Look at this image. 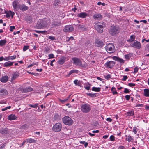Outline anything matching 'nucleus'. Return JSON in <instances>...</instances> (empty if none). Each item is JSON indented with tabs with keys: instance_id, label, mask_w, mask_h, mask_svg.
Segmentation results:
<instances>
[{
	"instance_id": "obj_1",
	"label": "nucleus",
	"mask_w": 149,
	"mask_h": 149,
	"mask_svg": "<svg viewBox=\"0 0 149 149\" xmlns=\"http://www.w3.org/2000/svg\"><path fill=\"white\" fill-rule=\"evenodd\" d=\"M120 28L118 26H111L109 29V33L112 36H115L118 34L120 32Z\"/></svg>"
},
{
	"instance_id": "obj_2",
	"label": "nucleus",
	"mask_w": 149,
	"mask_h": 149,
	"mask_svg": "<svg viewBox=\"0 0 149 149\" xmlns=\"http://www.w3.org/2000/svg\"><path fill=\"white\" fill-rule=\"evenodd\" d=\"M48 24L47 21L42 19H40L37 23L36 26L38 29H41L46 27Z\"/></svg>"
},
{
	"instance_id": "obj_3",
	"label": "nucleus",
	"mask_w": 149,
	"mask_h": 149,
	"mask_svg": "<svg viewBox=\"0 0 149 149\" xmlns=\"http://www.w3.org/2000/svg\"><path fill=\"white\" fill-rule=\"evenodd\" d=\"M105 49L107 52L110 53L114 52L115 48L113 44H109L105 47Z\"/></svg>"
},
{
	"instance_id": "obj_4",
	"label": "nucleus",
	"mask_w": 149,
	"mask_h": 149,
	"mask_svg": "<svg viewBox=\"0 0 149 149\" xmlns=\"http://www.w3.org/2000/svg\"><path fill=\"white\" fill-rule=\"evenodd\" d=\"M81 109L82 111L85 113L89 112L91 110L90 105L87 104H82L81 105Z\"/></svg>"
},
{
	"instance_id": "obj_5",
	"label": "nucleus",
	"mask_w": 149,
	"mask_h": 149,
	"mask_svg": "<svg viewBox=\"0 0 149 149\" xmlns=\"http://www.w3.org/2000/svg\"><path fill=\"white\" fill-rule=\"evenodd\" d=\"M105 23L103 22L102 25H95L94 27L99 33H101L103 32V28L105 26Z\"/></svg>"
},
{
	"instance_id": "obj_6",
	"label": "nucleus",
	"mask_w": 149,
	"mask_h": 149,
	"mask_svg": "<svg viewBox=\"0 0 149 149\" xmlns=\"http://www.w3.org/2000/svg\"><path fill=\"white\" fill-rule=\"evenodd\" d=\"M62 120L63 123L66 125H71L73 122L71 118L68 116L64 117L63 118Z\"/></svg>"
},
{
	"instance_id": "obj_7",
	"label": "nucleus",
	"mask_w": 149,
	"mask_h": 149,
	"mask_svg": "<svg viewBox=\"0 0 149 149\" xmlns=\"http://www.w3.org/2000/svg\"><path fill=\"white\" fill-rule=\"evenodd\" d=\"M62 125L59 123H56L53 127V130L56 132H60L62 128Z\"/></svg>"
},
{
	"instance_id": "obj_8",
	"label": "nucleus",
	"mask_w": 149,
	"mask_h": 149,
	"mask_svg": "<svg viewBox=\"0 0 149 149\" xmlns=\"http://www.w3.org/2000/svg\"><path fill=\"white\" fill-rule=\"evenodd\" d=\"M72 60L73 61V63L77 65L83 67L84 66L82 64L81 61L79 59L76 58H73Z\"/></svg>"
},
{
	"instance_id": "obj_9",
	"label": "nucleus",
	"mask_w": 149,
	"mask_h": 149,
	"mask_svg": "<svg viewBox=\"0 0 149 149\" xmlns=\"http://www.w3.org/2000/svg\"><path fill=\"white\" fill-rule=\"evenodd\" d=\"M61 23L58 21L54 20L53 21L51 25V28H55L58 27V26L60 25Z\"/></svg>"
},
{
	"instance_id": "obj_10",
	"label": "nucleus",
	"mask_w": 149,
	"mask_h": 149,
	"mask_svg": "<svg viewBox=\"0 0 149 149\" xmlns=\"http://www.w3.org/2000/svg\"><path fill=\"white\" fill-rule=\"evenodd\" d=\"M74 27L71 25L66 26L64 28L63 30L65 32H71L74 30Z\"/></svg>"
},
{
	"instance_id": "obj_11",
	"label": "nucleus",
	"mask_w": 149,
	"mask_h": 149,
	"mask_svg": "<svg viewBox=\"0 0 149 149\" xmlns=\"http://www.w3.org/2000/svg\"><path fill=\"white\" fill-rule=\"evenodd\" d=\"M115 62L113 61H110L107 62L105 64V65L109 68H112L115 65Z\"/></svg>"
},
{
	"instance_id": "obj_12",
	"label": "nucleus",
	"mask_w": 149,
	"mask_h": 149,
	"mask_svg": "<svg viewBox=\"0 0 149 149\" xmlns=\"http://www.w3.org/2000/svg\"><path fill=\"white\" fill-rule=\"evenodd\" d=\"M131 46L137 49H139L141 48L140 43L137 41H136L135 42H134L131 45Z\"/></svg>"
},
{
	"instance_id": "obj_13",
	"label": "nucleus",
	"mask_w": 149,
	"mask_h": 149,
	"mask_svg": "<svg viewBox=\"0 0 149 149\" xmlns=\"http://www.w3.org/2000/svg\"><path fill=\"white\" fill-rule=\"evenodd\" d=\"M95 42L96 46L97 47H102L104 45L103 42L101 40L98 39H96Z\"/></svg>"
},
{
	"instance_id": "obj_14",
	"label": "nucleus",
	"mask_w": 149,
	"mask_h": 149,
	"mask_svg": "<svg viewBox=\"0 0 149 149\" xmlns=\"http://www.w3.org/2000/svg\"><path fill=\"white\" fill-rule=\"evenodd\" d=\"M32 88L30 87L24 88H22L21 91L22 93H25L30 92L33 90Z\"/></svg>"
},
{
	"instance_id": "obj_15",
	"label": "nucleus",
	"mask_w": 149,
	"mask_h": 149,
	"mask_svg": "<svg viewBox=\"0 0 149 149\" xmlns=\"http://www.w3.org/2000/svg\"><path fill=\"white\" fill-rule=\"evenodd\" d=\"M19 75V73L17 72H15L12 74V77L11 78V80L13 81L15 79L17 78Z\"/></svg>"
},
{
	"instance_id": "obj_16",
	"label": "nucleus",
	"mask_w": 149,
	"mask_h": 149,
	"mask_svg": "<svg viewBox=\"0 0 149 149\" xmlns=\"http://www.w3.org/2000/svg\"><path fill=\"white\" fill-rule=\"evenodd\" d=\"M8 76H4L0 79V81L3 83H6L8 81Z\"/></svg>"
},
{
	"instance_id": "obj_17",
	"label": "nucleus",
	"mask_w": 149,
	"mask_h": 149,
	"mask_svg": "<svg viewBox=\"0 0 149 149\" xmlns=\"http://www.w3.org/2000/svg\"><path fill=\"white\" fill-rule=\"evenodd\" d=\"M93 18L95 20H99L101 19L102 18L101 15L100 14H96L93 16Z\"/></svg>"
},
{
	"instance_id": "obj_18",
	"label": "nucleus",
	"mask_w": 149,
	"mask_h": 149,
	"mask_svg": "<svg viewBox=\"0 0 149 149\" xmlns=\"http://www.w3.org/2000/svg\"><path fill=\"white\" fill-rule=\"evenodd\" d=\"M28 7L24 4L20 5L19 6V9L23 11H26L28 9Z\"/></svg>"
},
{
	"instance_id": "obj_19",
	"label": "nucleus",
	"mask_w": 149,
	"mask_h": 149,
	"mask_svg": "<svg viewBox=\"0 0 149 149\" xmlns=\"http://www.w3.org/2000/svg\"><path fill=\"white\" fill-rule=\"evenodd\" d=\"M7 91L4 89L0 88V95H5L7 94Z\"/></svg>"
},
{
	"instance_id": "obj_20",
	"label": "nucleus",
	"mask_w": 149,
	"mask_h": 149,
	"mask_svg": "<svg viewBox=\"0 0 149 149\" xmlns=\"http://www.w3.org/2000/svg\"><path fill=\"white\" fill-rule=\"evenodd\" d=\"M20 5L18 1H14L13 4V8L16 10L18 8H19V6Z\"/></svg>"
},
{
	"instance_id": "obj_21",
	"label": "nucleus",
	"mask_w": 149,
	"mask_h": 149,
	"mask_svg": "<svg viewBox=\"0 0 149 149\" xmlns=\"http://www.w3.org/2000/svg\"><path fill=\"white\" fill-rule=\"evenodd\" d=\"M9 132V130L7 128H4L1 129L0 130V133L2 134H7Z\"/></svg>"
},
{
	"instance_id": "obj_22",
	"label": "nucleus",
	"mask_w": 149,
	"mask_h": 149,
	"mask_svg": "<svg viewBox=\"0 0 149 149\" xmlns=\"http://www.w3.org/2000/svg\"><path fill=\"white\" fill-rule=\"evenodd\" d=\"M4 12L5 13H6V16L7 17H9L11 16L12 17H13V15H14L15 13L14 12H12L10 11L8 12L7 13L6 11L4 10Z\"/></svg>"
},
{
	"instance_id": "obj_23",
	"label": "nucleus",
	"mask_w": 149,
	"mask_h": 149,
	"mask_svg": "<svg viewBox=\"0 0 149 149\" xmlns=\"http://www.w3.org/2000/svg\"><path fill=\"white\" fill-rule=\"evenodd\" d=\"M60 4V0H55L54 3V6L56 8H57Z\"/></svg>"
},
{
	"instance_id": "obj_24",
	"label": "nucleus",
	"mask_w": 149,
	"mask_h": 149,
	"mask_svg": "<svg viewBox=\"0 0 149 149\" xmlns=\"http://www.w3.org/2000/svg\"><path fill=\"white\" fill-rule=\"evenodd\" d=\"M65 58L64 56H62L58 61V64L61 65L63 64L65 62Z\"/></svg>"
},
{
	"instance_id": "obj_25",
	"label": "nucleus",
	"mask_w": 149,
	"mask_h": 149,
	"mask_svg": "<svg viewBox=\"0 0 149 149\" xmlns=\"http://www.w3.org/2000/svg\"><path fill=\"white\" fill-rule=\"evenodd\" d=\"M87 14L83 12L79 14L77 16L78 17L85 18L87 16Z\"/></svg>"
},
{
	"instance_id": "obj_26",
	"label": "nucleus",
	"mask_w": 149,
	"mask_h": 149,
	"mask_svg": "<svg viewBox=\"0 0 149 149\" xmlns=\"http://www.w3.org/2000/svg\"><path fill=\"white\" fill-rule=\"evenodd\" d=\"M13 63V62L9 61L3 64V66L5 67H9L12 66Z\"/></svg>"
},
{
	"instance_id": "obj_27",
	"label": "nucleus",
	"mask_w": 149,
	"mask_h": 149,
	"mask_svg": "<svg viewBox=\"0 0 149 149\" xmlns=\"http://www.w3.org/2000/svg\"><path fill=\"white\" fill-rule=\"evenodd\" d=\"M17 118L15 115L11 114L8 116V118L9 120H11L16 119Z\"/></svg>"
},
{
	"instance_id": "obj_28",
	"label": "nucleus",
	"mask_w": 149,
	"mask_h": 149,
	"mask_svg": "<svg viewBox=\"0 0 149 149\" xmlns=\"http://www.w3.org/2000/svg\"><path fill=\"white\" fill-rule=\"evenodd\" d=\"M125 137L126 140L127 141L129 142L131 141H132L133 139L132 136L130 135L128 136L127 135H125Z\"/></svg>"
},
{
	"instance_id": "obj_29",
	"label": "nucleus",
	"mask_w": 149,
	"mask_h": 149,
	"mask_svg": "<svg viewBox=\"0 0 149 149\" xmlns=\"http://www.w3.org/2000/svg\"><path fill=\"white\" fill-rule=\"evenodd\" d=\"M144 95L146 97L149 96V89H145L144 90Z\"/></svg>"
},
{
	"instance_id": "obj_30",
	"label": "nucleus",
	"mask_w": 149,
	"mask_h": 149,
	"mask_svg": "<svg viewBox=\"0 0 149 149\" xmlns=\"http://www.w3.org/2000/svg\"><path fill=\"white\" fill-rule=\"evenodd\" d=\"M26 141L27 142L29 143H36V141L33 139L30 138L27 139H26Z\"/></svg>"
},
{
	"instance_id": "obj_31",
	"label": "nucleus",
	"mask_w": 149,
	"mask_h": 149,
	"mask_svg": "<svg viewBox=\"0 0 149 149\" xmlns=\"http://www.w3.org/2000/svg\"><path fill=\"white\" fill-rule=\"evenodd\" d=\"M77 25V27L78 28V29H80L83 30L84 31L86 30V28H85V26L84 25L82 24H79Z\"/></svg>"
},
{
	"instance_id": "obj_32",
	"label": "nucleus",
	"mask_w": 149,
	"mask_h": 149,
	"mask_svg": "<svg viewBox=\"0 0 149 149\" xmlns=\"http://www.w3.org/2000/svg\"><path fill=\"white\" fill-rule=\"evenodd\" d=\"M100 88H97L95 87H93L92 88V90L93 91L96 92H99L100 91Z\"/></svg>"
},
{
	"instance_id": "obj_33",
	"label": "nucleus",
	"mask_w": 149,
	"mask_h": 149,
	"mask_svg": "<svg viewBox=\"0 0 149 149\" xmlns=\"http://www.w3.org/2000/svg\"><path fill=\"white\" fill-rule=\"evenodd\" d=\"M7 42L6 40H1L0 41V46H3L5 45Z\"/></svg>"
},
{
	"instance_id": "obj_34",
	"label": "nucleus",
	"mask_w": 149,
	"mask_h": 149,
	"mask_svg": "<svg viewBox=\"0 0 149 149\" xmlns=\"http://www.w3.org/2000/svg\"><path fill=\"white\" fill-rule=\"evenodd\" d=\"M78 72V71L77 70H72L70 71L69 73L68 74V76H69L70 75L74 73H77Z\"/></svg>"
},
{
	"instance_id": "obj_35",
	"label": "nucleus",
	"mask_w": 149,
	"mask_h": 149,
	"mask_svg": "<svg viewBox=\"0 0 149 149\" xmlns=\"http://www.w3.org/2000/svg\"><path fill=\"white\" fill-rule=\"evenodd\" d=\"M134 112L133 111L131 110L130 111H128L127 113V116H133L134 115Z\"/></svg>"
},
{
	"instance_id": "obj_36",
	"label": "nucleus",
	"mask_w": 149,
	"mask_h": 149,
	"mask_svg": "<svg viewBox=\"0 0 149 149\" xmlns=\"http://www.w3.org/2000/svg\"><path fill=\"white\" fill-rule=\"evenodd\" d=\"M29 127V126L26 124H24L22 125L20 128L22 129H28Z\"/></svg>"
},
{
	"instance_id": "obj_37",
	"label": "nucleus",
	"mask_w": 149,
	"mask_h": 149,
	"mask_svg": "<svg viewBox=\"0 0 149 149\" xmlns=\"http://www.w3.org/2000/svg\"><path fill=\"white\" fill-rule=\"evenodd\" d=\"M70 95L68 98H67L66 99H65L64 100H61V99H59V100L60 101V102H61L62 103H64V102H65L69 98V97H70Z\"/></svg>"
},
{
	"instance_id": "obj_38",
	"label": "nucleus",
	"mask_w": 149,
	"mask_h": 149,
	"mask_svg": "<svg viewBox=\"0 0 149 149\" xmlns=\"http://www.w3.org/2000/svg\"><path fill=\"white\" fill-rule=\"evenodd\" d=\"M114 90H115V88L114 87H113L111 88V90L112 91V93L114 95L115 94H117L118 93L116 91H114Z\"/></svg>"
},
{
	"instance_id": "obj_39",
	"label": "nucleus",
	"mask_w": 149,
	"mask_h": 149,
	"mask_svg": "<svg viewBox=\"0 0 149 149\" xmlns=\"http://www.w3.org/2000/svg\"><path fill=\"white\" fill-rule=\"evenodd\" d=\"M87 94L88 95L92 97L96 96L95 94H91L89 93H88Z\"/></svg>"
},
{
	"instance_id": "obj_40",
	"label": "nucleus",
	"mask_w": 149,
	"mask_h": 149,
	"mask_svg": "<svg viewBox=\"0 0 149 149\" xmlns=\"http://www.w3.org/2000/svg\"><path fill=\"white\" fill-rule=\"evenodd\" d=\"M11 107L10 106H9L6 107H5L4 108H3L1 109V110L2 111H4L7 110V109H10Z\"/></svg>"
},
{
	"instance_id": "obj_41",
	"label": "nucleus",
	"mask_w": 149,
	"mask_h": 149,
	"mask_svg": "<svg viewBox=\"0 0 149 149\" xmlns=\"http://www.w3.org/2000/svg\"><path fill=\"white\" fill-rule=\"evenodd\" d=\"M29 48V46H24L23 48V50L24 51H25L27 50Z\"/></svg>"
},
{
	"instance_id": "obj_42",
	"label": "nucleus",
	"mask_w": 149,
	"mask_h": 149,
	"mask_svg": "<svg viewBox=\"0 0 149 149\" xmlns=\"http://www.w3.org/2000/svg\"><path fill=\"white\" fill-rule=\"evenodd\" d=\"M131 57V55L130 54H127L125 55V58L126 59L129 60Z\"/></svg>"
},
{
	"instance_id": "obj_43",
	"label": "nucleus",
	"mask_w": 149,
	"mask_h": 149,
	"mask_svg": "<svg viewBox=\"0 0 149 149\" xmlns=\"http://www.w3.org/2000/svg\"><path fill=\"white\" fill-rule=\"evenodd\" d=\"M130 38L131 40H129L128 41L132 42L133 41H134L135 40V38H134L133 36L132 35H131L130 36Z\"/></svg>"
},
{
	"instance_id": "obj_44",
	"label": "nucleus",
	"mask_w": 149,
	"mask_h": 149,
	"mask_svg": "<svg viewBox=\"0 0 149 149\" xmlns=\"http://www.w3.org/2000/svg\"><path fill=\"white\" fill-rule=\"evenodd\" d=\"M49 59L53 58H54V55L52 54H50L49 55Z\"/></svg>"
},
{
	"instance_id": "obj_45",
	"label": "nucleus",
	"mask_w": 149,
	"mask_h": 149,
	"mask_svg": "<svg viewBox=\"0 0 149 149\" xmlns=\"http://www.w3.org/2000/svg\"><path fill=\"white\" fill-rule=\"evenodd\" d=\"M130 91V90L129 91V89L126 88H125L124 89V92L125 93H129Z\"/></svg>"
},
{
	"instance_id": "obj_46",
	"label": "nucleus",
	"mask_w": 149,
	"mask_h": 149,
	"mask_svg": "<svg viewBox=\"0 0 149 149\" xmlns=\"http://www.w3.org/2000/svg\"><path fill=\"white\" fill-rule=\"evenodd\" d=\"M85 45L86 46H90L91 44L90 42L89 41H88L86 42Z\"/></svg>"
},
{
	"instance_id": "obj_47",
	"label": "nucleus",
	"mask_w": 149,
	"mask_h": 149,
	"mask_svg": "<svg viewBox=\"0 0 149 149\" xmlns=\"http://www.w3.org/2000/svg\"><path fill=\"white\" fill-rule=\"evenodd\" d=\"M137 128L136 127H134L133 128V131L135 134H136L137 133Z\"/></svg>"
},
{
	"instance_id": "obj_48",
	"label": "nucleus",
	"mask_w": 149,
	"mask_h": 149,
	"mask_svg": "<svg viewBox=\"0 0 149 149\" xmlns=\"http://www.w3.org/2000/svg\"><path fill=\"white\" fill-rule=\"evenodd\" d=\"M29 106L33 108H36V107L38 106V104H36L32 105V104H30L29 105Z\"/></svg>"
},
{
	"instance_id": "obj_49",
	"label": "nucleus",
	"mask_w": 149,
	"mask_h": 149,
	"mask_svg": "<svg viewBox=\"0 0 149 149\" xmlns=\"http://www.w3.org/2000/svg\"><path fill=\"white\" fill-rule=\"evenodd\" d=\"M110 139L111 141H113L115 140V137L111 135L110 137Z\"/></svg>"
},
{
	"instance_id": "obj_50",
	"label": "nucleus",
	"mask_w": 149,
	"mask_h": 149,
	"mask_svg": "<svg viewBox=\"0 0 149 149\" xmlns=\"http://www.w3.org/2000/svg\"><path fill=\"white\" fill-rule=\"evenodd\" d=\"M10 31L11 32L13 31V29H15V27L14 26H10Z\"/></svg>"
},
{
	"instance_id": "obj_51",
	"label": "nucleus",
	"mask_w": 149,
	"mask_h": 149,
	"mask_svg": "<svg viewBox=\"0 0 149 149\" xmlns=\"http://www.w3.org/2000/svg\"><path fill=\"white\" fill-rule=\"evenodd\" d=\"M37 33H44V32H46L45 31H35Z\"/></svg>"
},
{
	"instance_id": "obj_52",
	"label": "nucleus",
	"mask_w": 149,
	"mask_h": 149,
	"mask_svg": "<svg viewBox=\"0 0 149 149\" xmlns=\"http://www.w3.org/2000/svg\"><path fill=\"white\" fill-rule=\"evenodd\" d=\"M123 79H122V80L123 81H125L127 79V76H126V75L123 76Z\"/></svg>"
},
{
	"instance_id": "obj_53",
	"label": "nucleus",
	"mask_w": 149,
	"mask_h": 149,
	"mask_svg": "<svg viewBox=\"0 0 149 149\" xmlns=\"http://www.w3.org/2000/svg\"><path fill=\"white\" fill-rule=\"evenodd\" d=\"M128 85L130 87H132L133 86H134L135 85V84L134 83H129L128 84Z\"/></svg>"
},
{
	"instance_id": "obj_54",
	"label": "nucleus",
	"mask_w": 149,
	"mask_h": 149,
	"mask_svg": "<svg viewBox=\"0 0 149 149\" xmlns=\"http://www.w3.org/2000/svg\"><path fill=\"white\" fill-rule=\"evenodd\" d=\"M105 78L107 79H109V78H110L111 75L110 74H108L107 76L105 77Z\"/></svg>"
},
{
	"instance_id": "obj_55",
	"label": "nucleus",
	"mask_w": 149,
	"mask_h": 149,
	"mask_svg": "<svg viewBox=\"0 0 149 149\" xmlns=\"http://www.w3.org/2000/svg\"><path fill=\"white\" fill-rule=\"evenodd\" d=\"M48 38L52 40H54L55 39V37L52 36H49Z\"/></svg>"
},
{
	"instance_id": "obj_56",
	"label": "nucleus",
	"mask_w": 149,
	"mask_h": 149,
	"mask_svg": "<svg viewBox=\"0 0 149 149\" xmlns=\"http://www.w3.org/2000/svg\"><path fill=\"white\" fill-rule=\"evenodd\" d=\"M10 59L12 60L13 59H15L16 58V56L15 55H14L11 56H10Z\"/></svg>"
},
{
	"instance_id": "obj_57",
	"label": "nucleus",
	"mask_w": 149,
	"mask_h": 149,
	"mask_svg": "<svg viewBox=\"0 0 149 149\" xmlns=\"http://www.w3.org/2000/svg\"><path fill=\"white\" fill-rule=\"evenodd\" d=\"M125 98L127 100H128L130 99V96L128 95H126L125 96Z\"/></svg>"
},
{
	"instance_id": "obj_58",
	"label": "nucleus",
	"mask_w": 149,
	"mask_h": 149,
	"mask_svg": "<svg viewBox=\"0 0 149 149\" xmlns=\"http://www.w3.org/2000/svg\"><path fill=\"white\" fill-rule=\"evenodd\" d=\"M143 106V104H138L137 105H136L135 106V107H142Z\"/></svg>"
},
{
	"instance_id": "obj_59",
	"label": "nucleus",
	"mask_w": 149,
	"mask_h": 149,
	"mask_svg": "<svg viewBox=\"0 0 149 149\" xmlns=\"http://www.w3.org/2000/svg\"><path fill=\"white\" fill-rule=\"evenodd\" d=\"M138 68H137L136 67H135L134 68V72L136 73V72H137V71H138Z\"/></svg>"
},
{
	"instance_id": "obj_60",
	"label": "nucleus",
	"mask_w": 149,
	"mask_h": 149,
	"mask_svg": "<svg viewBox=\"0 0 149 149\" xmlns=\"http://www.w3.org/2000/svg\"><path fill=\"white\" fill-rule=\"evenodd\" d=\"M118 61L120 62L121 63H124V60L122 59H120L119 58L118 60Z\"/></svg>"
},
{
	"instance_id": "obj_61",
	"label": "nucleus",
	"mask_w": 149,
	"mask_h": 149,
	"mask_svg": "<svg viewBox=\"0 0 149 149\" xmlns=\"http://www.w3.org/2000/svg\"><path fill=\"white\" fill-rule=\"evenodd\" d=\"M119 58L117 57L116 56H113V58L114 60H116V61H118Z\"/></svg>"
},
{
	"instance_id": "obj_62",
	"label": "nucleus",
	"mask_w": 149,
	"mask_h": 149,
	"mask_svg": "<svg viewBox=\"0 0 149 149\" xmlns=\"http://www.w3.org/2000/svg\"><path fill=\"white\" fill-rule=\"evenodd\" d=\"M106 120L107 121H109L110 122H111L112 121V120L110 118H108L106 119Z\"/></svg>"
},
{
	"instance_id": "obj_63",
	"label": "nucleus",
	"mask_w": 149,
	"mask_h": 149,
	"mask_svg": "<svg viewBox=\"0 0 149 149\" xmlns=\"http://www.w3.org/2000/svg\"><path fill=\"white\" fill-rule=\"evenodd\" d=\"M10 56L6 57L4 58V60L8 61L10 60Z\"/></svg>"
},
{
	"instance_id": "obj_64",
	"label": "nucleus",
	"mask_w": 149,
	"mask_h": 149,
	"mask_svg": "<svg viewBox=\"0 0 149 149\" xmlns=\"http://www.w3.org/2000/svg\"><path fill=\"white\" fill-rule=\"evenodd\" d=\"M5 144H3L0 147V149H3L5 148Z\"/></svg>"
}]
</instances>
